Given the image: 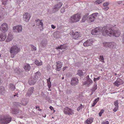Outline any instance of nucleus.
<instances>
[{
	"instance_id": "obj_18",
	"label": "nucleus",
	"mask_w": 124,
	"mask_h": 124,
	"mask_svg": "<svg viewBox=\"0 0 124 124\" xmlns=\"http://www.w3.org/2000/svg\"><path fill=\"white\" fill-rule=\"evenodd\" d=\"M37 80L36 78H35L33 77H31L29 80V83L30 85H32L36 83Z\"/></svg>"
},
{
	"instance_id": "obj_30",
	"label": "nucleus",
	"mask_w": 124,
	"mask_h": 124,
	"mask_svg": "<svg viewBox=\"0 0 124 124\" xmlns=\"http://www.w3.org/2000/svg\"><path fill=\"white\" fill-rule=\"evenodd\" d=\"M40 74L41 73L40 72H39L38 71L35 74L34 76L33 77L35 79L36 78V79L37 80L38 78H39Z\"/></svg>"
},
{
	"instance_id": "obj_3",
	"label": "nucleus",
	"mask_w": 124,
	"mask_h": 124,
	"mask_svg": "<svg viewBox=\"0 0 124 124\" xmlns=\"http://www.w3.org/2000/svg\"><path fill=\"white\" fill-rule=\"evenodd\" d=\"M80 18V16L79 14H76L71 16L69 20L70 22L73 23L79 21Z\"/></svg>"
},
{
	"instance_id": "obj_27",
	"label": "nucleus",
	"mask_w": 124,
	"mask_h": 124,
	"mask_svg": "<svg viewBox=\"0 0 124 124\" xmlns=\"http://www.w3.org/2000/svg\"><path fill=\"white\" fill-rule=\"evenodd\" d=\"M88 15L89 14L87 13L84 15L81 20V22H84L86 20H87V18Z\"/></svg>"
},
{
	"instance_id": "obj_9",
	"label": "nucleus",
	"mask_w": 124,
	"mask_h": 124,
	"mask_svg": "<svg viewBox=\"0 0 124 124\" xmlns=\"http://www.w3.org/2000/svg\"><path fill=\"white\" fill-rule=\"evenodd\" d=\"M37 25L39 26L40 31H42L43 29V23L42 22V20H40L38 19L36 20Z\"/></svg>"
},
{
	"instance_id": "obj_40",
	"label": "nucleus",
	"mask_w": 124,
	"mask_h": 124,
	"mask_svg": "<svg viewBox=\"0 0 124 124\" xmlns=\"http://www.w3.org/2000/svg\"><path fill=\"white\" fill-rule=\"evenodd\" d=\"M102 0H96L95 2V3L97 4H98L101 3L102 2Z\"/></svg>"
},
{
	"instance_id": "obj_44",
	"label": "nucleus",
	"mask_w": 124,
	"mask_h": 124,
	"mask_svg": "<svg viewBox=\"0 0 124 124\" xmlns=\"http://www.w3.org/2000/svg\"><path fill=\"white\" fill-rule=\"evenodd\" d=\"M66 93L68 94H70L72 92V90L70 89H67L66 91Z\"/></svg>"
},
{
	"instance_id": "obj_57",
	"label": "nucleus",
	"mask_w": 124,
	"mask_h": 124,
	"mask_svg": "<svg viewBox=\"0 0 124 124\" xmlns=\"http://www.w3.org/2000/svg\"><path fill=\"white\" fill-rule=\"evenodd\" d=\"M50 78H49L48 79H47V82H50Z\"/></svg>"
},
{
	"instance_id": "obj_61",
	"label": "nucleus",
	"mask_w": 124,
	"mask_h": 124,
	"mask_svg": "<svg viewBox=\"0 0 124 124\" xmlns=\"http://www.w3.org/2000/svg\"><path fill=\"white\" fill-rule=\"evenodd\" d=\"M114 75H116V76L117 77H118L119 76V75L118 74H117L116 73H115L114 74Z\"/></svg>"
},
{
	"instance_id": "obj_21",
	"label": "nucleus",
	"mask_w": 124,
	"mask_h": 124,
	"mask_svg": "<svg viewBox=\"0 0 124 124\" xmlns=\"http://www.w3.org/2000/svg\"><path fill=\"white\" fill-rule=\"evenodd\" d=\"M88 78L86 81L84 83V84H86L87 86H89L92 83L93 81L89 78V76L88 75L87 76V78Z\"/></svg>"
},
{
	"instance_id": "obj_17",
	"label": "nucleus",
	"mask_w": 124,
	"mask_h": 124,
	"mask_svg": "<svg viewBox=\"0 0 124 124\" xmlns=\"http://www.w3.org/2000/svg\"><path fill=\"white\" fill-rule=\"evenodd\" d=\"M93 42L92 39H89L84 42L83 43V45L85 46H91Z\"/></svg>"
},
{
	"instance_id": "obj_51",
	"label": "nucleus",
	"mask_w": 124,
	"mask_h": 124,
	"mask_svg": "<svg viewBox=\"0 0 124 124\" xmlns=\"http://www.w3.org/2000/svg\"><path fill=\"white\" fill-rule=\"evenodd\" d=\"M99 97H98L97 98L95 99V100H94V101L95 102H96V103H97V102H98V101H99Z\"/></svg>"
},
{
	"instance_id": "obj_42",
	"label": "nucleus",
	"mask_w": 124,
	"mask_h": 124,
	"mask_svg": "<svg viewBox=\"0 0 124 124\" xmlns=\"http://www.w3.org/2000/svg\"><path fill=\"white\" fill-rule=\"evenodd\" d=\"M101 77L100 76L96 78H94L93 79V80L94 82H96V81H97L98 80H99L100 79Z\"/></svg>"
},
{
	"instance_id": "obj_4",
	"label": "nucleus",
	"mask_w": 124,
	"mask_h": 124,
	"mask_svg": "<svg viewBox=\"0 0 124 124\" xmlns=\"http://www.w3.org/2000/svg\"><path fill=\"white\" fill-rule=\"evenodd\" d=\"M21 103L18 102H16L14 104L17 107H20L21 105L25 106L28 103V101L27 99L22 98L21 100Z\"/></svg>"
},
{
	"instance_id": "obj_31",
	"label": "nucleus",
	"mask_w": 124,
	"mask_h": 124,
	"mask_svg": "<svg viewBox=\"0 0 124 124\" xmlns=\"http://www.w3.org/2000/svg\"><path fill=\"white\" fill-rule=\"evenodd\" d=\"M6 92L4 87L3 86L0 87V94L3 95Z\"/></svg>"
},
{
	"instance_id": "obj_16",
	"label": "nucleus",
	"mask_w": 124,
	"mask_h": 124,
	"mask_svg": "<svg viewBox=\"0 0 124 124\" xmlns=\"http://www.w3.org/2000/svg\"><path fill=\"white\" fill-rule=\"evenodd\" d=\"M72 34L73 38L75 39H77L81 36V35L77 32L73 31Z\"/></svg>"
},
{
	"instance_id": "obj_60",
	"label": "nucleus",
	"mask_w": 124,
	"mask_h": 124,
	"mask_svg": "<svg viewBox=\"0 0 124 124\" xmlns=\"http://www.w3.org/2000/svg\"><path fill=\"white\" fill-rule=\"evenodd\" d=\"M3 19L2 17L0 16V21H1Z\"/></svg>"
},
{
	"instance_id": "obj_63",
	"label": "nucleus",
	"mask_w": 124,
	"mask_h": 124,
	"mask_svg": "<svg viewBox=\"0 0 124 124\" xmlns=\"http://www.w3.org/2000/svg\"><path fill=\"white\" fill-rule=\"evenodd\" d=\"M102 114L100 112L99 113V116H101Z\"/></svg>"
},
{
	"instance_id": "obj_1",
	"label": "nucleus",
	"mask_w": 124,
	"mask_h": 124,
	"mask_svg": "<svg viewBox=\"0 0 124 124\" xmlns=\"http://www.w3.org/2000/svg\"><path fill=\"white\" fill-rule=\"evenodd\" d=\"M113 30L111 27L108 26H104L102 28L101 27H97L93 30L91 32L92 34L97 36L99 34H102L103 35L106 34L109 36H112Z\"/></svg>"
},
{
	"instance_id": "obj_11",
	"label": "nucleus",
	"mask_w": 124,
	"mask_h": 124,
	"mask_svg": "<svg viewBox=\"0 0 124 124\" xmlns=\"http://www.w3.org/2000/svg\"><path fill=\"white\" fill-rule=\"evenodd\" d=\"M62 2H59L58 3L55 5L53 9V12L54 13L55 12L57 11L62 6Z\"/></svg>"
},
{
	"instance_id": "obj_35",
	"label": "nucleus",
	"mask_w": 124,
	"mask_h": 124,
	"mask_svg": "<svg viewBox=\"0 0 124 124\" xmlns=\"http://www.w3.org/2000/svg\"><path fill=\"white\" fill-rule=\"evenodd\" d=\"M41 44L42 46L45 47L47 44V41L46 40H43L41 42Z\"/></svg>"
},
{
	"instance_id": "obj_6",
	"label": "nucleus",
	"mask_w": 124,
	"mask_h": 124,
	"mask_svg": "<svg viewBox=\"0 0 124 124\" xmlns=\"http://www.w3.org/2000/svg\"><path fill=\"white\" fill-rule=\"evenodd\" d=\"M74 111L71 108L68 107H65L63 110L64 113L69 115H72L74 114Z\"/></svg>"
},
{
	"instance_id": "obj_41",
	"label": "nucleus",
	"mask_w": 124,
	"mask_h": 124,
	"mask_svg": "<svg viewBox=\"0 0 124 124\" xmlns=\"http://www.w3.org/2000/svg\"><path fill=\"white\" fill-rule=\"evenodd\" d=\"M114 104L116 107H118V100L115 101L114 103Z\"/></svg>"
},
{
	"instance_id": "obj_59",
	"label": "nucleus",
	"mask_w": 124,
	"mask_h": 124,
	"mask_svg": "<svg viewBox=\"0 0 124 124\" xmlns=\"http://www.w3.org/2000/svg\"><path fill=\"white\" fill-rule=\"evenodd\" d=\"M122 1H119L117 2V3L119 4H120L121 3H122Z\"/></svg>"
},
{
	"instance_id": "obj_13",
	"label": "nucleus",
	"mask_w": 124,
	"mask_h": 124,
	"mask_svg": "<svg viewBox=\"0 0 124 124\" xmlns=\"http://www.w3.org/2000/svg\"><path fill=\"white\" fill-rule=\"evenodd\" d=\"M78 83V80L77 77L72 78L71 80V85L73 86H75Z\"/></svg>"
},
{
	"instance_id": "obj_50",
	"label": "nucleus",
	"mask_w": 124,
	"mask_h": 124,
	"mask_svg": "<svg viewBox=\"0 0 124 124\" xmlns=\"http://www.w3.org/2000/svg\"><path fill=\"white\" fill-rule=\"evenodd\" d=\"M118 108V107H115V108H114V109H113V110L114 112H116Z\"/></svg>"
},
{
	"instance_id": "obj_25",
	"label": "nucleus",
	"mask_w": 124,
	"mask_h": 124,
	"mask_svg": "<svg viewBox=\"0 0 124 124\" xmlns=\"http://www.w3.org/2000/svg\"><path fill=\"white\" fill-rule=\"evenodd\" d=\"M7 36L4 34H0V41H4L6 38Z\"/></svg>"
},
{
	"instance_id": "obj_64",
	"label": "nucleus",
	"mask_w": 124,
	"mask_h": 124,
	"mask_svg": "<svg viewBox=\"0 0 124 124\" xmlns=\"http://www.w3.org/2000/svg\"><path fill=\"white\" fill-rule=\"evenodd\" d=\"M67 67H63V71Z\"/></svg>"
},
{
	"instance_id": "obj_32",
	"label": "nucleus",
	"mask_w": 124,
	"mask_h": 124,
	"mask_svg": "<svg viewBox=\"0 0 124 124\" xmlns=\"http://www.w3.org/2000/svg\"><path fill=\"white\" fill-rule=\"evenodd\" d=\"M109 47L112 49H114L115 47L116 44L114 42H109Z\"/></svg>"
},
{
	"instance_id": "obj_29",
	"label": "nucleus",
	"mask_w": 124,
	"mask_h": 124,
	"mask_svg": "<svg viewBox=\"0 0 124 124\" xmlns=\"http://www.w3.org/2000/svg\"><path fill=\"white\" fill-rule=\"evenodd\" d=\"M10 90L12 91H14L15 89V86L13 84H10L9 85Z\"/></svg>"
},
{
	"instance_id": "obj_39",
	"label": "nucleus",
	"mask_w": 124,
	"mask_h": 124,
	"mask_svg": "<svg viewBox=\"0 0 124 124\" xmlns=\"http://www.w3.org/2000/svg\"><path fill=\"white\" fill-rule=\"evenodd\" d=\"M31 50L32 51H35L36 50V48L33 45H31Z\"/></svg>"
},
{
	"instance_id": "obj_37",
	"label": "nucleus",
	"mask_w": 124,
	"mask_h": 124,
	"mask_svg": "<svg viewBox=\"0 0 124 124\" xmlns=\"http://www.w3.org/2000/svg\"><path fill=\"white\" fill-rule=\"evenodd\" d=\"M97 85L96 82H95L94 84L93 87L92 88V90L94 92L97 89Z\"/></svg>"
},
{
	"instance_id": "obj_19",
	"label": "nucleus",
	"mask_w": 124,
	"mask_h": 124,
	"mask_svg": "<svg viewBox=\"0 0 124 124\" xmlns=\"http://www.w3.org/2000/svg\"><path fill=\"white\" fill-rule=\"evenodd\" d=\"M34 89L33 87H31L29 88L26 95V96L30 97L32 94Z\"/></svg>"
},
{
	"instance_id": "obj_7",
	"label": "nucleus",
	"mask_w": 124,
	"mask_h": 124,
	"mask_svg": "<svg viewBox=\"0 0 124 124\" xmlns=\"http://www.w3.org/2000/svg\"><path fill=\"white\" fill-rule=\"evenodd\" d=\"M8 29V27L7 24L5 23L2 24L0 26L1 31L4 33L7 32Z\"/></svg>"
},
{
	"instance_id": "obj_58",
	"label": "nucleus",
	"mask_w": 124,
	"mask_h": 124,
	"mask_svg": "<svg viewBox=\"0 0 124 124\" xmlns=\"http://www.w3.org/2000/svg\"><path fill=\"white\" fill-rule=\"evenodd\" d=\"M122 37L123 38V42H124V34H123Z\"/></svg>"
},
{
	"instance_id": "obj_24",
	"label": "nucleus",
	"mask_w": 124,
	"mask_h": 124,
	"mask_svg": "<svg viewBox=\"0 0 124 124\" xmlns=\"http://www.w3.org/2000/svg\"><path fill=\"white\" fill-rule=\"evenodd\" d=\"M93 118L92 117H89L85 121L87 124H91L93 122Z\"/></svg>"
},
{
	"instance_id": "obj_46",
	"label": "nucleus",
	"mask_w": 124,
	"mask_h": 124,
	"mask_svg": "<svg viewBox=\"0 0 124 124\" xmlns=\"http://www.w3.org/2000/svg\"><path fill=\"white\" fill-rule=\"evenodd\" d=\"M65 11V8H64L63 7L61 8V12L62 13H63Z\"/></svg>"
},
{
	"instance_id": "obj_38",
	"label": "nucleus",
	"mask_w": 124,
	"mask_h": 124,
	"mask_svg": "<svg viewBox=\"0 0 124 124\" xmlns=\"http://www.w3.org/2000/svg\"><path fill=\"white\" fill-rule=\"evenodd\" d=\"M99 59L100 60V61L103 62H104V58L103 55H101L100 56Z\"/></svg>"
},
{
	"instance_id": "obj_28",
	"label": "nucleus",
	"mask_w": 124,
	"mask_h": 124,
	"mask_svg": "<svg viewBox=\"0 0 124 124\" xmlns=\"http://www.w3.org/2000/svg\"><path fill=\"white\" fill-rule=\"evenodd\" d=\"M31 66L28 64H26L24 66V69L26 71H29L31 69Z\"/></svg>"
},
{
	"instance_id": "obj_45",
	"label": "nucleus",
	"mask_w": 124,
	"mask_h": 124,
	"mask_svg": "<svg viewBox=\"0 0 124 124\" xmlns=\"http://www.w3.org/2000/svg\"><path fill=\"white\" fill-rule=\"evenodd\" d=\"M109 4V3L108 2H106L103 3V4L104 7H107Z\"/></svg>"
},
{
	"instance_id": "obj_34",
	"label": "nucleus",
	"mask_w": 124,
	"mask_h": 124,
	"mask_svg": "<svg viewBox=\"0 0 124 124\" xmlns=\"http://www.w3.org/2000/svg\"><path fill=\"white\" fill-rule=\"evenodd\" d=\"M77 74L78 75L80 76L81 77L83 75V73L81 70H78L77 71Z\"/></svg>"
},
{
	"instance_id": "obj_56",
	"label": "nucleus",
	"mask_w": 124,
	"mask_h": 124,
	"mask_svg": "<svg viewBox=\"0 0 124 124\" xmlns=\"http://www.w3.org/2000/svg\"><path fill=\"white\" fill-rule=\"evenodd\" d=\"M50 109L52 110H54V109L52 106H50L49 107Z\"/></svg>"
},
{
	"instance_id": "obj_43",
	"label": "nucleus",
	"mask_w": 124,
	"mask_h": 124,
	"mask_svg": "<svg viewBox=\"0 0 124 124\" xmlns=\"http://www.w3.org/2000/svg\"><path fill=\"white\" fill-rule=\"evenodd\" d=\"M20 69H18V68H16L15 69H14V71H15L17 73L20 72Z\"/></svg>"
},
{
	"instance_id": "obj_5",
	"label": "nucleus",
	"mask_w": 124,
	"mask_h": 124,
	"mask_svg": "<svg viewBox=\"0 0 124 124\" xmlns=\"http://www.w3.org/2000/svg\"><path fill=\"white\" fill-rule=\"evenodd\" d=\"M98 14V13H95L88 16L87 18V20L88 22L90 23L93 22L97 17Z\"/></svg>"
},
{
	"instance_id": "obj_15",
	"label": "nucleus",
	"mask_w": 124,
	"mask_h": 124,
	"mask_svg": "<svg viewBox=\"0 0 124 124\" xmlns=\"http://www.w3.org/2000/svg\"><path fill=\"white\" fill-rule=\"evenodd\" d=\"M23 20L27 22L30 19L31 16L30 14L26 13L23 15Z\"/></svg>"
},
{
	"instance_id": "obj_54",
	"label": "nucleus",
	"mask_w": 124,
	"mask_h": 124,
	"mask_svg": "<svg viewBox=\"0 0 124 124\" xmlns=\"http://www.w3.org/2000/svg\"><path fill=\"white\" fill-rule=\"evenodd\" d=\"M109 122L108 121L104 122L102 123V124H108Z\"/></svg>"
},
{
	"instance_id": "obj_62",
	"label": "nucleus",
	"mask_w": 124,
	"mask_h": 124,
	"mask_svg": "<svg viewBox=\"0 0 124 124\" xmlns=\"http://www.w3.org/2000/svg\"><path fill=\"white\" fill-rule=\"evenodd\" d=\"M104 112V110L102 109L101 110V111L100 112L102 114L103 113V112Z\"/></svg>"
},
{
	"instance_id": "obj_55",
	"label": "nucleus",
	"mask_w": 124,
	"mask_h": 124,
	"mask_svg": "<svg viewBox=\"0 0 124 124\" xmlns=\"http://www.w3.org/2000/svg\"><path fill=\"white\" fill-rule=\"evenodd\" d=\"M51 27L53 29H55L56 28L53 25H52Z\"/></svg>"
},
{
	"instance_id": "obj_48",
	"label": "nucleus",
	"mask_w": 124,
	"mask_h": 124,
	"mask_svg": "<svg viewBox=\"0 0 124 124\" xmlns=\"http://www.w3.org/2000/svg\"><path fill=\"white\" fill-rule=\"evenodd\" d=\"M47 83L48 86V87L49 88H50L51 86V82H47Z\"/></svg>"
},
{
	"instance_id": "obj_26",
	"label": "nucleus",
	"mask_w": 124,
	"mask_h": 124,
	"mask_svg": "<svg viewBox=\"0 0 124 124\" xmlns=\"http://www.w3.org/2000/svg\"><path fill=\"white\" fill-rule=\"evenodd\" d=\"M13 39L12 36L10 33L8 34V37L6 41V42H8L11 41Z\"/></svg>"
},
{
	"instance_id": "obj_12",
	"label": "nucleus",
	"mask_w": 124,
	"mask_h": 124,
	"mask_svg": "<svg viewBox=\"0 0 124 124\" xmlns=\"http://www.w3.org/2000/svg\"><path fill=\"white\" fill-rule=\"evenodd\" d=\"M13 31L17 32H21L22 31V26L21 25H19L13 27Z\"/></svg>"
},
{
	"instance_id": "obj_14",
	"label": "nucleus",
	"mask_w": 124,
	"mask_h": 124,
	"mask_svg": "<svg viewBox=\"0 0 124 124\" xmlns=\"http://www.w3.org/2000/svg\"><path fill=\"white\" fill-rule=\"evenodd\" d=\"M12 113L14 114H17L18 115H23L22 111L19 110L18 108H15L12 110Z\"/></svg>"
},
{
	"instance_id": "obj_53",
	"label": "nucleus",
	"mask_w": 124,
	"mask_h": 124,
	"mask_svg": "<svg viewBox=\"0 0 124 124\" xmlns=\"http://www.w3.org/2000/svg\"><path fill=\"white\" fill-rule=\"evenodd\" d=\"M109 9V7H104L103 8V9L105 11H106L108 10Z\"/></svg>"
},
{
	"instance_id": "obj_49",
	"label": "nucleus",
	"mask_w": 124,
	"mask_h": 124,
	"mask_svg": "<svg viewBox=\"0 0 124 124\" xmlns=\"http://www.w3.org/2000/svg\"><path fill=\"white\" fill-rule=\"evenodd\" d=\"M83 108L82 107L79 106L77 108V110L78 111H79L80 110H81V109H82Z\"/></svg>"
},
{
	"instance_id": "obj_2",
	"label": "nucleus",
	"mask_w": 124,
	"mask_h": 124,
	"mask_svg": "<svg viewBox=\"0 0 124 124\" xmlns=\"http://www.w3.org/2000/svg\"><path fill=\"white\" fill-rule=\"evenodd\" d=\"M12 118L9 116H3L0 118L1 124H7L11 121Z\"/></svg>"
},
{
	"instance_id": "obj_20",
	"label": "nucleus",
	"mask_w": 124,
	"mask_h": 124,
	"mask_svg": "<svg viewBox=\"0 0 124 124\" xmlns=\"http://www.w3.org/2000/svg\"><path fill=\"white\" fill-rule=\"evenodd\" d=\"M56 70L57 71H59L62 67V63L61 62L58 61L56 62Z\"/></svg>"
},
{
	"instance_id": "obj_8",
	"label": "nucleus",
	"mask_w": 124,
	"mask_h": 124,
	"mask_svg": "<svg viewBox=\"0 0 124 124\" xmlns=\"http://www.w3.org/2000/svg\"><path fill=\"white\" fill-rule=\"evenodd\" d=\"M20 51V49L16 46H12L10 50V53L15 54Z\"/></svg>"
},
{
	"instance_id": "obj_33",
	"label": "nucleus",
	"mask_w": 124,
	"mask_h": 124,
	"mask_svg": "<svg viewBox=\"0 0 124 124\" xmlns=\"http://www.w3.org/2000/svg\"><path fill=\"white\" fill-rule=\"evenodd\" d=\"M35 64L38 66L41 65L42 64V62L40 61H39L38 60H36L35 62Z\"/></svg>"
},
{
	"instance_id": "obj_23",
	"label": "nucleus",
	"mask_w": 124,
	"mask_h": 124,
	"mask_svg": "<svg viewBox=\"0 0 124 124\" xmlns=\"http://www.w3.org/2000/svg\"><path fill=\"white\" fill-rule=\"evenodd\" d=\"M67 46L65 44H63V45H61L60 46H58L56 48V49L57 50L58 49H61L62 50L63 49L64 50V51L65 49L67 48Z\"/></svg>"
},
{
	"instance_id": "obj_47",
	"label": "nucleus",
	"mask_w": 124,
	"mask_h": 124,
	"mask_svg": "<svg viewBox=\"0 0 124 124\" xmlns=\"http://www.w3.org/2000/svg\"><path fill=\"white\" fill-rule=\"evenodd\" d=\"M2 4L5 5L7 3L6 0H2Z\"/></svg>"
},
{
	"instance_id": "obj_52",
	"label": "nucleus",
	"mask_w": 124,
	"mask_h": 124,
	"mask_svg": "<svg viewBox=\"0 0 124 124\" xmlns=\"http://www.w3.org/2000/svg\"><path fill=\"white\" fill-rule=\"evenodd\" d=\"M18 94H17L16 93L12 95V96L13 98H14L16 96L18 97V96L17 95Z\"/></svg>"
},
{
	"instance_id": "obj_10",
	"label": "nucleus",
	"mask_w": 124,
	"mask_h": 124,
	"mask_svg": "<svg viewBox=\"0 0 124 124\" xmlns=\"http://www.w3.org/2000/svg\"><path fill=\"white\" fill-rule=\"evenodd\" d=\"M124 82L122 79L119 78L113 84L115 86L118 87L120 85L123 84Z\"/></svg>"
},
{
	"instance_id": "obj_36",
	"label": "nucleus",
	"mask_w": 124,
	"mask_h": 124,
	"mask_svg": "<svg viewBox=\"0 0 124 124\" xmlns=\"http://www.w3.org/2000/svg\"><path fill=\"white\" fill-rule=\"evenodd\" d=\"M103 45L104 47H109V42H104L103 43Z\"/></svg>"
},
{
	"instance_id": "obj_22",
	"label": "nucleus",
	"mask_w": 124,
	"mask_h": 124,
	"mask_svg": "<svg viewBox=\"0 0 124 124\" xmlns=\"http://www.w3.org/2000/svg\"><path fill=\"white\" fill-rule=\"evenodd\" d=\"M113 32L112 36H113L118 37L119 36L120 34V31L118 30H113Z\"/></svg>"
}]
</instances>
